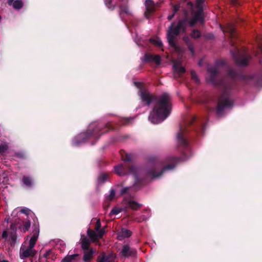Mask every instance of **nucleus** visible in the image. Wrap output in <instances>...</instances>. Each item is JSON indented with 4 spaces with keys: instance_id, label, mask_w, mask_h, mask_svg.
<instances>
[{
    "instance_id": "obj_56",
    "label": "nucleus",
    "mask_w": 262,
    "mask_h": 262,
    "mask_svg": "<svg viewBox=\"0 0 262 262\" xmlns=\"http://www.w3.org/2000/svg\"><path fill=\"white\" fill-rule=\"evenodd\" d=\"M0 179H1V181H3V180H2L3 177H0Z\"/></svg>"
},
{
    "instance_id": "obj_44",
    "label": "nucleus",
    "mask_w": 262,
    "mask_h": 262,
    "mask_svg": "<svg viewBox=\"0 0 262 262\" xmlns=\"http://www.w3.org/2000/svg\"><path fill=\"white\" fill-rule=\"evenodd\" d=\"M205 0H196V7L198 8V10H200L201 8L203 9V4Z\"/></svg>"
},
{
    "instance_id": "obj_32",
    "label": "nucleus",
    "mask_w": 262,
    "mask_h": 262,
    "mask_svg": "<svg viewBox=\"0 0 262 262\" xmlns=\"http://www.w3.org/2000/svg\"><path fill=\"white\" fill-rule=\"evenodd\" d=\"M8 180V178L4 171L0 168V184Z\"/></svg>"
},
{
    "instance_id": "obj_13",
    "label": "nucleus",
    "mask_w": 262,
    "mask_h": 262,
    "mask_svg": "<svg viewBox=\"0 0 262 262\" xmlns=\"http://www.w3.org/2000/svg\"><path fill=\"white\" fill-rule=\"evenodd\" d=\"M142 60L145 62L154 63L158 66L161 63V58L158 54L154 55L146 53L142 58Z\"/></svg>"
},
{
    "instance_id": "obj_51",
    "label": "nucleus",
    "mask_w": 262,
    "mask_h": 262,
    "mask_svg": "<svg viewBox=\"0 0 262 262\" xmlns=\"http://www.w3.org/2000/svg\"><path fill=\"white\" fill-rule=\"evenodd\" d=\"M8 236V233L7 230H5L3 231L2 235V238L3 239H6Z\"/></svg>"
},
{
    "instance_id": "obj_54",
    "label": "nucleus",
    "mask_w": 262,
    "mask_h": 262,
    "mask_svg": "<svg viewBox=\"0 0 262 262\" xmlns=\"http://www.w3.org/2000/svg\"><path fill=\"white\" fill-rule=\"evenodd\" d=\"M126 123H128L130 121V119H126Z\"/></svg>"
},
{
    "instance_id": "obj_43",
    "label": "nucleus",
    "mask_w": 262,
    "mask_h": 262,
    "mask_svg": "<svg viewBox=\"0 0 262 262\" xmlns=\"http://www.w3.org/2000/svg\"><path fill=\"white\" fill-rule=\"evenodd\" d=\"M122 211V209L121 208H113L110 213V215L111 216L112 215H116L121 212Z\"/></svg>"
},
{
    "instance_id": "obj_15",
    "label": "nucleus",
    "mask_w": 262,
    "mask_h": 262,
    "mask_svg": "<svg viewBox=\"0 0 262 262\" xmlns=\"http://www.w3.org/2000/svg\"><path fill=\"white\" fill-rule=\"evenodd\" d=\"M145 5L146 7V11L144 13L145 16L148 19L151 13L154 12L157 8L159 7V4H157L156 5L152 0H146Z\"/></svg>"
},
{
    "instance_id": "obj_2",
    "label": "nucleus",
    "mask_w": 262,
    "mask_h": 262,
    "mask_svg": "<svg viewBox=\"0 0 262 262\" xmlns=\"http://www.w3.org/2000/svg\"><path fill=\"white\" fill-rule=\"evenodd\" d=\"M207 71L209 73V81L215 86H221L224 91L219 96L215 113L218 117L224 116V110L228 107H231L233 104V101L229 98L230 91L235 86L234 79L238 76V73L234 69H230L228 72V77L230 78V82L227 83L226 79L218 81L216 76L218 69L216 66H211L208 68Z\"/></svg>"
},
{
    "instance_id": "obj_45",
    "label": "nucleus",
    "mask_w": 262,
    "mask_h": 262,
    "mask_svg": "<svg viewBox=\"0 0 262 262\" xmlns=\"http://www.w3.org/2000/svg\"><path fill=\"white\" fill-rule=\"evenodd\" d=\"M115 195V191L114 189H112L110 191V194L106 197V199L110 201L114 199Z\"/></svg>"
},
{
    "instance_id": "obj_6",
    "label": "nucleus",
    "mask_w": 262,
    "mask_h": 262,
    "mask_svg": "<svg viewBox=\"0 0 262 262\" xmlns=\"http://www.w3.org/2000/svg\"><path fill=\"white\" fill-rule=\"evenodd\" d=\"M140 97L143 102L149 106L151 103L154 105L148 116V120L153 124H159L164 120V94L158 97L144 89L140 90Z\"/></svg>"
},
{
    "instance_id": "obj_35",
    "label": "nucleus",
    "mask_w": 262,
    "mask_h": 262,
    "mask_svg": "<svg viewBox=\"0 0 262 262\" xmlns=\"http://www.w3.org/2000/svg\"><path fill=\"white\" fill-rule=\"evenodd\" d=\"M43 257L46 258V259H53L54 257V254L53 253V251L52 250L50 249L46 251L45 253L43 254Z\"/></svg>"
},
{
    "instance_id": "obj_9",
    "label": "nucleus",
    "mask_w": 262,
    "mask_h": 262,
    "mask_svg": "<svg viewBox=\"0 0 262 262\" xmlns=\"http://www.w3.org/2000/svg\"><path fill=\"white\" fill-rule=\"evenodd\" d=\"M231 44L233 48L231 50V53L235 63L239 66H247L248 61L251 58L250 56L245 49L242 50L239 49L234 45L232 40L231 41Z\"/></svg>"
},
{
    "instance_id": "obj_11",
    "label": "nucleus",
    "mask_w": 262,
    "mask_h": 262,
    "mask_svg": "<svg viewBox=\"0 0 262 262\" xmlns=\"http://www.w3.org/2000/svg\"><path fill=\"white\" fill-rule=\"evenodd\" d=\"M184 161L183 157H169L167 161H165V172L174 169L178 165Z\"/></svg>"
},
{
    "instance_id": "obj_7",
    "label": "nucleus",
    "mask_w": 262,
    "mask_h": 262,
    "mask_svg": "<svg viewBox=\"0 0 262 262\" xmlns=\"http://www.w3.org/2000/svg\"><path fill=\"white\" fill-rule=\"evenodd\" d=\"M191 129L197 135H203L205 132L204 121L196 116H191L186 121L184 126L180 127V131L177 134L178 142L180 146L186 149L189 148L187 137L189 130Z\"/></svg>"
},
{
    "instance_id": "obj_33",
    "label": "nucleus",
    "mask_w": 262,
    "mask_h": 262,
    "mask_svg": "<svg viewBox=\"0 0 262 262\" xmlns=\"http://www.w3.org/2000/svg\"><path fill=\"white\" fill-rule=\"evenodd\" d=\"M107 174L106 173H101L98 177V183L99 184L104 183L107 180Z\"/></svg>"
},
{
    "instance_id": "obj_21",
    "label": "nucleus",
    "mask_w": 262,
    "mask_h": 262,
    "mask_svg": "<svg viewBox=\"0 0 262 262\" xmlns=\"http://www.w3.org/2000/svg\"><path fill=\"white\" fill-rule=\"evenodd\" d=\"M149 42L157 47H162L163 43L162 40L157 36H155L149 39Z\"/></svg>"
},
{
    "instance_id": "obj_23",
    "label": "nucleus",
    "mask_w": 262,
    "mask_h": 262,
    "mask_svg": "<svg viewBox=\"0 0 262 262\" xmlns=\"http://www.w3.org/2000/svg\"><path fill=\"white\" fill-rule=\"evenodd\" d=\"M173 68L175 72H177L179 75L185 73V69L182 67L180 62H174L173 65Z\"/></svg>"
},
{
    "instance_id": "obj_20",
    "label": "nucleus",
    "mask_w": 262,
    "mask_h": 262,
    "mask_svg": "<svg viewBox=\"0 0 262 262\" xmlns=\"http://www.w3.org/2000/svg\"><path fill=\"white\" fill-rule=\"evenodd\" d=\"M80 259V256L78 254H74L72 255H68L64 257L62 262H76Z\"/></svg>"
},
{
    "instance_id": "obj_34",
    "label": "nucleus",
    "mask_w": 262,
    "mask_h": 262,
    "mask_svg": "<svg viewBox=\"0 0 262 262\" xmlns=\"http://www.w3.org/2000/svg\"><path fill=\"white\" fill-rule=\"evenodd\" d=\"M180 8H181V6H180V3L173 5V14L172 15H169L168 16L167 18L169 20H171L172 18V17H173L174 13H176L177 12H178V11H179Z\"/></svg>"
},
{
    "instance_id": "obj_22",
    "label": "nucleus",
    "mask_w": 262,
    "mask_h": 262,
    "mask_svg": "<svg viewBox=\"0 0 262 262\" xmlns=\"http://www.w3.org/2000/svg\"><path fill=\"white\" fill-rule=\"evenodd\" d=\"M94 253V251L92 249H91L89 251H84V255L83 257V260L84 262H90L91 259L93 257Z\"/></svg>"
},
{
    "instance_id": "obj_8",
    "label": "nucleus",
    "mask_w": 262,
    "mask_h": 262,
    "mask_svg": "<svg viewBox=\"0 0 262 262\" xmlns=\"http://www.w3.org/2000/svg\"><path fill=\"white\" fill-rule=\"evenodd\" d=\"M114 127L112 124L108 123L105 125H99L96 126L92 130H88L86 133H83L79 134L75 139H78L75 141V144L78 145L81 142H84L88 140L91 137L95 138H99L100 136L107 133L110 130H114Z\"/></svg>"
},
{
    "instance_id": "obj_17",
    "label": "nucleus",
    "mask_w": 262,
    "mask_h": 262,
    "mask_svg": "<svg viewBox=\"0 0 262 262\" xmlns=\"http://www.w3.org/2000/svg\"><path fill=\"white\" fill-rule=\"evenodd\" d=\"M36 252L37 251L35 250L30 249L29 247L26 250L20 248V258L23 259L29 257H33L36 254Z\"/></svg>"
},
{
    "instance_id": "obj_36",
    "label": "nucleus",
    "mask_w": 262,
    "mask_h": 262,
    "mask_svg": "<svg viewBox=\"0 0 262 262\" xmlns=\"http://www.w3.org/2000/svg\"><path fill=\"white\" fill-rule=\"evenodd\" d=\"M144 212H147L148 214L147 215H143L141 216V217L140 219H138V218H137L135 219V220L136 221H137L138 222L140 223L143 221H145V220H146L149 216V211L147 209H145L144 210Z\"/></svg>"
},
{
    "instance_id": "obj_53",
    "label": "nucleus",
    "mask_w": 262,
    "mask_h": 262,
    "mask_svg": "<svg viewBox=\"0 0 262 262\" xmlns=\"http://www.w3.org/2000/svg\"><path fill=\"white\" fill-rule=\"evenodd\" d=\"M231 2L233 5H236L238 4L237 0H231Z\"/></svg>"
},
{
    "instance_id": "obj_42",
    "label": "nucleus",
    "mask_w": 262,
    "mask_h": 262,
    "mask_svg": "<svg viewBox=\"0 0 262 262\" xmlns=\"http://www.w3.org/2000/svg\"><path fill=\"white\" fill-rule=\"evenodd\" d=\"M104 2L106 7L111 10L114 9L115 6L112 5V0H105Z\"/></svg>"
},
{
    "instance_id": "obj_3",
    "label": "nucleus",
    "mask_w": 262,
    "mask_h": 262,
    "mask_svg": "<svg viewBox=\"0 0 262 262\" xmlns=\"http://www.w3.org/2000/svg\"><path fill=\"white\" fill-rule=\"evenodd\" d=\"M184 18L178 22L177 25L173 28H171L167 35V39L170 46L178 49L176 43L174 41L175 36L178 35L180 32H185L186 26L189 25L190 27L194 26L197 23L203 24L204 22V15L203 9L198 10L194 14L190 20H189L188 12L187 10L183 9Z\"/></svg>"
},
{
    "instance_id": "obj_10",
    "label": "nucleus",
    "mask_w": 262,
    "mask_h": 262,
    "mask_svg": "<svg viewBox=\"0 0 262 262\" xmlns=\"http://www.w3.org/2000/svg\"><path fill=\"white\" fill-rule=\"evenodd\" d=\"M101 224L100 220L98 219L97 220L95 226V230L97 231V233L91 229H88V235L92 242H95L103 237L104 234L105 233V228L106 226L102 229H101Z\"/></svg>"
},
{
    "instance_id": "obj_31",
    "label": "nucleus",
    "mask_w": 262,
    "mask_h": 262,
    "mask_svg": "<svg viewBox=\"0 0 262 262\" xmlns=\"http://www.w3.org/2000/svg\"><path fill=\"white\" fill-rule=\"evenodd\" d=\"M105 262H114L116 258V256L113 253H110L107 255L104 253Z\"/></svg>"
},
{
    "instance_id": "obj_39",
    "label": "nucleus",
    "mask_w": 262,
    "mask_h": 262,
    "mask_svg": "<svg viewBox=\"0 0 262 262\" xmlns=\"http://www.w3.org/2000/svg\"><path fill=\"white\" fill-rule=\"evenodd\" d=\"M190 74L192 80H193L195 83H199L200 80L195 72L194 70H191L190 72Z\"/></svg>"
},
{
    "instance_id": "obj_12",
    "label": "nucleus",
    "mask_w": 262,
    "mask_h": 262,
    "mask_svg": "<svg viewBox=\"0 0 262 262\" xmlns=\"http://www.w3.org/2000/svg\"><path fill=\"white\" fill-rule=\"evenodd\" d=\"M121 257L123 258H136L137 257V251L135 248L132 247L128 244L124 245L119 253Z\"/></svg>"
},
{
    "instance_id": "obj_52",
    "label": "nucleus",
    "mask_w": 262,
    "mask_h": 262,
    "mask_svg": "<svg viewBox=\"0 0 262 262\" xmlns=\"http://www.w3.org/2000/svg\"><path fill=\"white\" fill-rule=\"evenodd\" d=\"M14 1V0H7V3L9 6H11Z\"/></svg>"
},
{
    "instance_id": "obj_49",
    "label": "nucleus",
    "mask_w": 262,
    "mask_h": 262,
    "mask_svg": "<svg viewBox=\"0 0 262 262\" xmlns=\"http://www.w3.org/2000/svg\"><path fill=\"white\" fill-rule=\"evenodd\" d=\"M30 211V210L28 208H23L20 210V212H21L22 213H24V214H25L26 215H28L29 212Z\"/></svg>"
},
{
    "instance_id": "obj_24",
    "label": "nucleus",
    "mask_w": 262,
    "mask_h": 262,
    "mask_svg": "<svg viewBox=\"0 0 262 262\" xmlns=\"http://www.w3.org/2000/svg\"><path fill=\"white\" fill-rule=\"evenodd\" d=\"M128 205L129 207L134 210H138L142 206V204L135 201H128Z\"/></svg>"
},
{
    "instance_id": "obj_4",
    "label": "nucleus",
    "mask_w": 262,
    "mask_h": 262,
    "mask_svg": "<svg viewBox=\"0 0 262 262\" xmlns=\"http://www.w3.org/2000/svg\"><path fill=\"white\" fill-rule=\"evenodd\" d=\"M184 18L178 22L177 25L173 28H171L167 35V39L170 46L178 49L176 43L174 41L175 36L178 35L180 32H185L186 26L189 25L190 27L194 26L197 23L203 24L204 22V15L203 9L198 10L194 14L190 20H189L188 12L187 10L183 9Z\"/></svg>"
},
{
    "instance_id": "obj_28",
    "label": "nucleus",
    "mask_w": 262,
    "mask_h": 262,
    "mask_svg": "<svg viewBox=\"0 0 262 262\" xmlns=\"http://www.w3.org/2000/svg\"><path fill=\"white\" fill-rule=\"evenodd\" d=\"M11 5L14 9L19 10L23 7L24 3L22 0H14Z\"/></svg>"
},
{
    "instance_id": "obj_18",
    "label": "nucleus",
    "mask_w": 262,
    "mask_h": 262,
    "mask_svg": "<svg viewBox=\"0 0 262 262\" xmlns=\"http://www.w3.org/2000/svg\"><path fill=\"white\" fill-rule=\"evenodd\" d=\"M119 15L120 18L122 20H124L123 14H125L127 15H132V12L129 10V9L126 5L125 4H120L119 6Z\"/></svg>"
},
{
    "instance_id": "obj_37",
    "label": "nucleus",
    "mask_w": 262,
    "mask_h": 262,
    "mask_svg": "<svg viewBox=\"0 0 262 262\" xmlns=\"http://www.w3.org/2000/svg\"><path fill=\"white\" fill-rule=\"evenodd\" d=\"M37 238H38V237L33 236L31 237V238H30V241H29V247L30 248V249L34 248V247L36 244V241L37 240Z\"/></svg>"
},
{
    "instance_id": "obj_25",
    "label": "nucleus",
    "mask_w": 262,
    "mask_h": 262,
    "mask_svg": "<svg viewBox=\"0 0 262 262\" xmlns=\"http://www.w3.org/2000/svg\"><path fill=\"white\" fill-rule=\"evenodd\" d=\"M81 248L84 251L89 250L90 243L88 239L86 237L82 238L81 239Z\"/></svg>"
},
{
    "instance_id": "obj_30",
    "label": "nucleus",
    "mask_w": 262,
    "mask_h": 262,
    "mask_svg": "<svg viewBox=\"0 0 262 262\" xmlns=\"http://www.w3.org/2000/svg\"><path fill=\"white\" fill-rule=\"evenodd\" d=\"M32 236L38 237L39 233V227L38 223L34 224V225L32 226Z\"/></svg>"
},
{
    "instance_id": "obj_16",
    "label": "nucleus",
    "mask_w": 262,
    "mask_h": 262,
    "mask_svg": "<svg viewBox=\"0 0 262 262\" xmlns=\"http://www.w3.org/2000/svg\"><path fill=\"white\" fill-rule=\"evenodd\" d=\"M221 27L224 33H228L229 34L230 38H234L236 37L237 33L236 29L232 24H227L225 28H223L222 26H221Z\"/></svg>"
},
{
    "instance_id": "obj_40",
    "label": "nucleus",
    "mask_w": 262,
    "mask_h": 262,
    "mask_svg": "<svg viewBox=\"0 0 262 262\" xmlns=\"http://www.w3.org/2000/svg\"><path fill=\"white\" fill-rule=\"evenodd\" d=\"M8 149V145L7 143H4L0 145V154H3Z\"/></svg>"
},
{
    "instance_id": "obj_55",
    "label": "nucleus",
    "mask_w": 262,
    "mask_h": 262,
    "mask_svg": "<svg viewBox=\"0 0 262 262\" xmlns=\"http://www.w3.org/2000/svg\"><path fill=\"white\" fill-rule=\"evenodd\" d=\"M0 262H9V261L7 260H1Z\"/></svg>"
},
{
    "instance_id": "obj_48",
    "label": "nucleus",
    "mask_w": 262,
    "mask_h": 262,
    "mask_svg": "<svg viewBox=\"0 0 262 262\" xmlns=\"http://www.w3.org/2000/svg\"><path fill=\"white\" fill-rule=\"evenodd\" d=\"M10 229H11V232H16L17 230V225L16 223H12L10 225Z\"/></svg>"
},
{
    "instance_id": "obj_50",
    "label": "nucleus",
    "mask_w": 262,
    "mask_h": 262,
    "mask_svg": "<svg viewBox=\"0 0 262 262\" xmlns=\"http://www.w3.org/2000/svg\"><path fill=\"white\" fill-rule=\"evenodd\" d=\"M129 189V187H124L120 191V194L123 195L126 193Z\"/></svg>"
},
{
    "instance_id": "obj_41",
    "label": "nucleus",
    "mask_w": 262,
    "mask_h": 262,
    "mask_svg": "<svg viewBox=\"0 0 262 262\" xmlns=\"http://www.w3.org/2000/svg\"><path fill=\"white\" fill-rule=\"evenodd\" d=\"M201 35V33L198 29H194L191 34V36L194 38H199Z\"/></svg>"
},
{
    "instance_id": "obj_1",
    "label": "nucleus",
    "mask_w": 262,
    "mask_h": 262,
    "mask_svg": "<svg viewBox=\"0 0 262 262\" xmlns=\"http://www.w3.org/2000/svg\"><path fill=\"white\" fill-rule=\"evenodd\" d=\"M122 160L124 164H120L114 167L116 173L119 176H124L128 174H132L135 178L136 185H144L149 182L147 177L151 179L157 178L161 176L164 172V165L159 163L157 159L154 157L149 158V163L147 164L148 169L146 172V177L142 178L139 177L137 174L136 167L128 162L132 160V155L125 152L124 150L120 151Z\"/></svg>"
},
{
    "instance_id": "obj_29",
    "label": "nucleus",
    "mask_w": 262,
    "mask_h": 262,
    "mask_svg": "<svg viewBox=\"0 0 262 262\" xmlns=\"http://www.w3.org/2000/svg\"><path fill=\"white\" fill-rule=\"evenodd\" d=\"M17 234L15 232H10L9 233V241L11 246L16 243Z\"/></svg>"
},
{
    "instance_id": "obj_27",
    "label": "nucleus",
    "mask_w": 262,
    "mask_h": 262,
    "mask_svg": "<svg viewBox=\"0 0 262 262\" xmlns=\"http://www.w3.org/2000/svg\"><path fill=\"white\" fill-rule=\"evenodd\" d=\"M23 183L27 186L30 187L33 185V180L32 178L28 176H24L22 179Z\"/></svg>"
},
{
    "instance_id": "obj_46",
    "label": "nucleus",
    "mask_w": 262,
    "mask_h": 262,
    "mask_svg": "<svg viewBox=\"0 0 262 262\" xmlns=\"http://www.w3.org/2000/svg\"><path fill=\"white\" fill-rule=\"evenodd\" d=\"M252 79H254L257 80L256 84L257 85H259L262 83V75H259L258 76H254L253 77H251Z\"/></svg>"
},
{
    "instance_id": "obj_57",
    "label": "nucleus",
    "mask_w": 262,
    "mask_h": 262,
    "mask_svg": "<svg viewBox=\"0 0 262 262\" xmlns=\"http://www.w3.org/2000/svg\"><path fill=\"white\" fill-rule=\"evenodd\" d=\"M188 4H189V3ZM190 4L191 6L192 5V3H190Z\"/></svg>"
},
{
    "instance_id": "obj_47",
    "label": "nucleus",
    "mask_w": 262,
    "mask_h": 262,
    "mask_svg": "<svg viewBox=\"0 0 262 262\" xmlns=\"http://www.w3.org/2000/svg\"><path fill=\"white\" fill-rule=\"evenodd\" d=\"M97 262H105L104 252L102 253V256H98L97 258Z\"/></svg>"
},
{
    "instance_id": "obj_38",
    "label": "nucleus",
    "mask_w": 262,
    "mask_h": 262,
    "mask_svg": "<svg viewBox=\"0 0 262 262\" xmlns=\"http://www.w3.org/2000/svg\"><path fill=\"white\" fill-rule=\"evenodd\" d=\"M31 226V222L29 220H27L24 223L23 230V232L25 233L28 231Z\"/></svg>"
},
{
    "instance_id": "obj_26",
    "label": "nucleus",
    "mask_w": 262,
    "mask_h": 262,
    "mask_svg": "<svg viewBox=\"0 0 262 262\" xmlns=\"http://www.w3.org/2000/svg\"><path fill=\"white\" fill-rule=\"evenodd\" d=\"M184 40L187 46L188 50L190 51L191 54L194 55V50L193 43L189 40V39L187 37H184Z\"/></svg>"
},
{
    "instance_id": "obj_14",
    "label": "nucleus",
    "mask_w": 262,
    "mask_h": 262,
    "mask_svg": "<svg viewBox=\"0 0 262 262\" xmlns=\"http://www.w3.org/2000/svg\"><path fill=\"white\" fill-rule=\"evenodd\" d=\"M172 110V104L170 95L165 93L164 95V117L165 119L169 116Z\"/></svg>"
},
{
    "instance_id": "obj_5",
    "label": "nucleus",
    "mask_w": 262,
    "mask_h": 262,
    "mask_svg": "<svg viewBox=\"0 0 262 262\" xmlns=\"http://www.w3.org/2000/svg\"><path fill=\"white\" fill-rule=\"evenodd\" d=\"M184 18L178 22L177 25L173 28H171L167 35V39L170 46L178 49L176 43L174 41L175 36L178 35L180 32H185L186 26L189 25L190 27L194 26L197 23L203 24L204 22V15L203 9L198 10L194 14L190 20H189L188 12L187 10L183 9Z\"/></svg>"
},
{
    "instance_id": "obj_19",
    "label": "nucleus",
    "mask_w": 262,
    "mask_h": 262,
    "mask_svg": "<svg viewBox=\"0 0 262 262\" xmlns=\"http://www.w3.org/2000/svg\"><path fill=\"white\" fill-rule=\"evenodd\" d=\"M132 235V232L126 228H122L117 233V238L122 241L125 238H128Z\"/></svg>"
}]
</instances>
